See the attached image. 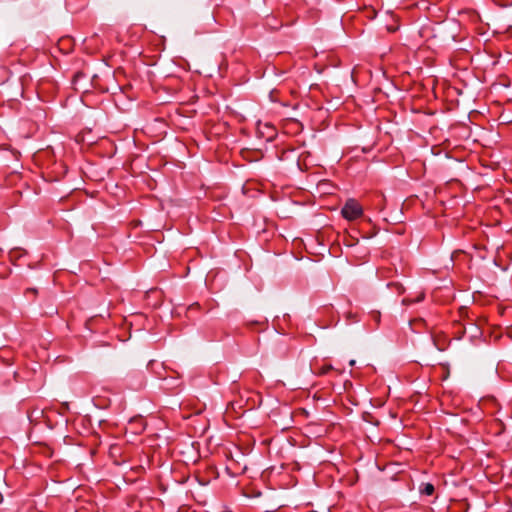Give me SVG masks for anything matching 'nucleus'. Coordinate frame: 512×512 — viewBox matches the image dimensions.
<instances>
[{
	"label": "nucleus",
	"instance_id": "20e7f679",
	"mask_svg": "<svg viewBox=\"0 0 512 512\" xmlns=\"http://www.w3.org/2000/svg\"><path fill=\"white\" fill-rule=\"evenodd\" d=\"M388 287L393 289L398 294H402L405 291L403 285L398 282H391L388 284Z\"/></svg>",
	"mask_w": 512,
	"mask_h": 512
},
{
	"label": "nucleus",
	"instance_id": "7ed1b4c3",
	"mask_svg": "<svg viewBox=\"0 0 512 512\" xmlns=\"http://www.w3.org/2000/svg\"><path fill=\"white\" fill-rule=\"evenodd\" d=\"M424 299V293L421 292L419 293V295L415 298V299H411L409 297H405L402 299V304L403 305H410L412 303H415V302H420Z\"/></svg>",
	"mask_w": 512,
	"mask_h": 512
},
{
	"label": "nucleus",
	"instance_id": "6e6552de",
	"mask_svg": "<svg viewBox=\"0 0 512 512\" xmlns=\"http://www.w3.org/2000/svg\"><path fill=\"white\" fill-rule=\"evenodd\" d=\"M27 291H28V292H31V293H35V294L37 293V290H36V289H34V288L28 289Z\"/></svg>",
	"mask_w": 512,
	"mask_h": 512
},
{
	"label": "nucleus",
	"instance_id": "39448f33",
	"mask_svg": "<svg viewBox=\"0 0 512 512\" xmlns=\"http://www.w3.org/2000/svg\"><path fill=\"white\" fill-rule=\"evenodd\" d=\"M370 317L376 322L378 325L380 323L381 313L377 310H373L370 312Z\"/></svg>",
	"mask_w": 512,
	"mask_h": 512
},
{
	"label": "nucleus",
	"instance_id": "423d86ee",
	"mask_svg": "<svg viewBox=\"0 0 512 512\" xmlns=\"http://www.w3.org/2000/svg\"><path fill=\"white\" fill-rule=\"evenodd\" d=\"M331 369H332V367L330 365L323 366V367H321L319 374L324 375V374L328 373Z\"/></svg>",
	"mask_w": 512,
	"mask_h": 512
},
{
	"label": "nucleus",
	"instance_id": "0eeeda50",
	"mask_svg": "<svg viewBox=\"0 0 512 512\" xmlns=\"http://www.w3.org/2000/svg\"><path fill=\"white\" fill-rule=\"evenodd\" d=\"M347 317H348V318H350V319H353V321H354V322H356V321H357V320H356V316H355V315H352L351 313H348Z\"/></svg>",
	"mask_w": 512,
	"mask_h": 512
},
{
	"label": "nucleus",
	"instance_id": "f03ea898",
	"mask_svg": "<svg viewBox=\"0 0 512 512\" xmlns=\"http://www.w3.org/2000/svg\"><path fill=\"white\" fill-rule=\"evenodd\" d=\"M435 491L434 485L432 483H423L420 486V493L422 495L431 496Z\"/></svg>",
	"mask_w": 512,
	"mask_h": 512
},
{
	"label": "nucleus",
	"instance_id": "f257e3e1",
	"mask_svg": "<svg viewBox=\"0 0 512 512\" xmlns=\"http://www.w3.org/2000/svg\"><path fill=\"white\" fill-rule=\"evenodd\" d=\"M362 214L363 208L355 199H348L341 209V215L349 221L358 219Z\"/></svg>",
	"mask_w": 512,
	"mask_h": 512
}]
</instances>
